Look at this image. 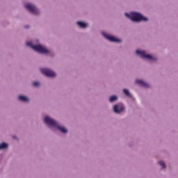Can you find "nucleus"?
I'll return each mask as SVG.
<instances>
[{
  "mask_svg": "<svg viewBox=\"0 0 178 178\" xmlns=\"http://www.w3.org/2000/svg\"><path fill=\"white\" fill-rule=\"evenodd\" d=\"M25 29H29V26H25Z\"/></svg>",
  "mask_w": 178,
  "mask_h": 178,
  "instance_id": "f3484780",
  "label": "nucleus"
},
{
  "mask_svg": "<svg viewBox=\"0 0 178 178\" xmlns=\"http://www.w3.org/2000/svg\"><path fill=\"white\" fill-rule=\"evenodd\" d=\"M76 24L79 26V27H81V29H86V27H88V24L87 23L83 22H77Z\"/></svg>",
  "mask_w": 178,
  "mask_h": 178,
  "instance_id": "9d476101",
  "label": "nucleus"
},
{
  "mask_svg": "<svg viewBox=\"0 0 178 178\" xmlns=\"http://www.w3.org/2000/svg\"><path fill=\"white\" fill-rule=\"evenodd\" d=\"M19 101H22V102H29V97H26L24 95L19 96Z\"/></svg>",
  "mask_w": 178,
  "mask_h": 178,
  "instance_id": "9b49d317",
  "label": "nucleus"
},
{
  "mask_svg": "<svg viewBox=\"0 0 178 178\" xmlns=\"http://www.w3.org/2000/svg\"><path fill=\"white\" fill-rule=\"evenodd\" d=\"M159 163L163 169H165V168H166V164L165 163V162L161 161L159 162Z\"/></svg>",
  "mask_w": 178,
  "mask_h": 178,
  "instance_id": "2eb2a0df",
  "label": "nucleus"
},
{
  "mask_svg": "<svg viewBox=\"0 0 178 178\" xmlns=\"http://www.w3.org/2000/svg\"><path fill=\"white\" fill-rule=\"evenodd\" d=\"M115 101H118V96H111L110 97V102H115Z\"/></svg>",
  "mask_w": 178,
  "mask_h": 178,
  "instance_id": "f8f14e48",
  "label": "nucleus"
},
{
  "mask_svg": "<svg viewBox=\"0 0 178 178\" xmlns=\"http://www.w3.org/2000/svg\"><path fill=\"white\" fill-rule=\"evenodd\" d=\"M103 35L106 40H108V41H111L112 42H120V40L115 38L113 35H110L106 33H103Z\"/></svg>",
  "mask_w": 178,
  "mask_h": 178,
  "instance_id": "6e6552de",
  "label": "nucleus"
},
{
  "mask_svg": "<svg viewBox=\"0 0 178 178\" xmlns=\"http://www.w3.org/2000/svg\"><path fill=\"white\" fill-rule=\"evenodd\" d=\"M5 148H8V144L6 143L0 144V149H5Z\"/></svg>",
  "mask_w": 178,
  "mask_h": 178,
  "instance_id": "4468645a",
  "label": "nucleus"
},
{
  "mask_svg": "<svg viewBox=\"0 0 178 178\" xmlns=\"http://www.w3.org/2000/svg\"><path fill=\"white\" fill-rule=\"evenodd\" d=\"M124 94L127 96V97H131V95L130 94V92H129V90L127 89H124Z\"/></svg>",
  "mask_w": 178,
  "mask_h": 178,
  "instance_id": "ddd939ff",
  "label": "nucleus"
},
{
  "mask_svg": "<svg viewBox=\"0 0 178 178\" xmlns=\"http://www.w3.org/2000/svg\"><path fill=\"white\" fill-rule=\"evenodd\" d=\"M125 16H127V17H129V19H131L132 22H147L148 20V18L143 16L138 13H131V14L126 13Z\"/></svg>",
  "mask_w": 178,
  "mask_h": 178,
  "instance_id": "f03ea898",
  "label": "nucleus"
},
{
  "mask_svg": "<svg viewBox=\"0 0 178 178\" xmlns=\"http://www.w3.org/2000/svg\"><path fill=\"white\" fill-rule=\"evenodd\" d=\"M136 83L138 84V86H141L142 87H144L145 88H148L149 87V85L140 79H137L136 81Z\"/></svg>",
  "mask_w": 178,
  "mask_h": 178,
  "instance_id": "1a4fd4ad",
  "label": "nucleus"
},
{
  "mask_svg": "<svg viewBox=\"0 0 178 178\" xmlns=\"http://www.w3.org/2000/svg\"><path fill=\"white\" fill-rule=\"evenodd\" d=\"M113 111L115 113H121V112H123L124 111V106L123 104H115L113 107Z\"/></svg>",
  "mask_w": 178,
  "mask_h": 178,
  "instance_id": "0eeeda50",
  "label": "nucleus"
},
{
  "mask_svg": "<svg viewBox=\"0 0 178 178\" xmlns=\"http://www.w3.org/2000/svg\"><path fill=\"white\" fill-rule=\"evenodd\" d=\"M136 55H140V56L142 58H145L146 59L154 60L152 56L149 54H145V51L136 50Z\"/></svg>",
  "mask_w": 178,
  "mask_h": 178,
  "instance_id": "423d86ee",
  "label": "nucleus"
},
{
  "mask_svg": "<svg viewBox=\"0 0 178 178\" xmlns=\"http://www.w3.org/2000/svg\"><path fill=\"white\" fill-rule=\"evenodd\" d=\"M44 122L47 123V124H49V126H51V127H56L58 130L61 131V133L66 134L67 133V129L65 128V127H60L59 124H58V122H56L54 119L46 116L44 119Z\"/></svg>",
  "mask_w": 178,
  "mask_h": 178,
  "instance_id": "f257e3e1",
  "label": "nucleus"
},
{
  "mask_svg": "<svg viewBox=\"0 0 178 178\" xmlns=\"http://www.w3.org/2000/svg\"><path fill=\"white\" fill-rule=\"evenodd\" d=\"M40 72L42 73V74H44V76H47V77H55L56 76V74L49 69L42 68L40 69Z\"/></svg>",
  "mask_w": 178,
  "mask_h": 178,
  "instance_id": "20e7f679",
  "label": "nucleus"
},
{
  "mask_svg": "<svg viewBox=\"0 0 178 178\" xmlns=\"http://www.w3.org/2000/svg\"><path fill=\"white\" fill-rule=\"evenodd\" d=\"M33 86L34 87H38V86H40V82H33Z\"/></svg>",
  "mask_w": 178,
  "mask_h": 178,
  "instance_id": "dca6fc26",
  "label": "nucleus"
},
{
  "mask_svg": "<svg viewBox=\"0 0 178 178\" xmlns=\"http://www.w3.org/2000/svg\"><path fill=\"white\" fill-rule=\"evenodd\" d=\"M26 45L28 47H30L33 49V51H35L36 52H39L40 54H49V50L47 49L45 47H42L41 44L38 45H33V43L31 42H28L26 43Z\"/></svg>",
  "mask_w": 178,
  "mask_h": 178,
  "instance_id": "7ed1b4c3",
  "label": "nucleus"
},
{
  "mask_svg": "<svg viewBox=\"0 0 178 178\" xmlns=\"http://www.w3.org/2000/svg\"><path fill=\"white\" fill-rule=\"evenodd\" d=\"M25 8L29 10L31 13H33V15H38V13H40L38 9H37V8H35V6L33 4L27 3L25 5Z\"/></svg>",
  "mask_w": 178,
  "mask_h": 178,
  "instance_id": "39448f33",
  "label": "nucleus"
}]
</instances>
